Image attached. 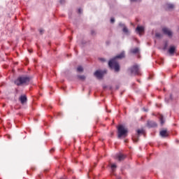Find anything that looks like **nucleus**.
<instances>
[{
  "label": "nucleus",
  "mask_w": 179,
  "mask_h": 179,
  "mask_svg": "<svg viewBox=\"0 0 179 179\" xmlns=\"http://www.w3.org/2000/svg\"><path fill=\"white\" fill-rule=\"evenodd\" d=\"M90 34L91 36H96L97 34V32L94 29H91Z\"/></svg>",
  "instance_id": "nucleus-21"
},
{
  "label": "nucleus",
  "mask_w": 179,
  "mask_h": 179,
  "mask_svg": "<svg viewBox=\"0 0 179 179\" xmlns=\"http://www.w3.org/2000/svg\"><path fill=\"white\" fill-rule=\"evenodd\" d=\"M136 31L139 34V36H142V34L145 33V27L142 26H137L136 28Z\"/></svg>",
  "instance_id": "nucleus-10"
},
{
  "label": "nucleus",
  "mask_w": 179,
  "mask_h": 179,
  "mask_svg": "<svg viewBox=\"0 0 179 179\" xmlns=\"http://www.w3.org/2000/svg\"><path fill=\"white\" fill-rule=\"evenodd\" d=\"M19 100L21 104H24L25 103H27V96H26V95H22L20 96Z\"/></svg>",
  "instance_id": "nucleus-13"
},
{
  "label": "nucleus",
  "mask_w": 179,
  "mask_h": 179,
  "mask_svg": "<svg viewBox=\"0 0 179 179\" xmlns=\"http://www.w3.org/2000/svg\"><path fill=\"white\" fill-rule=\"evenodd\" d=\"M115 89L116 90H118V89H120V85H116Z\"/></svg>",
  "instance_id": "nucleus-34"
},
{
  "label": "nucleus",
  "mask_w": 179,
  "mask_h": 179,
  "mask_svg": "<svg viewBox=\"0 0 179 179\" xmlns=\"http://www.w3.org/2000/svg\"><path fill=\"white\" fill-rule=\"evenodd\" d=\"M127 72L129 73L130 76H139L141 75V69H139L138 64H135L129 68Z\"/></svg>",
  "instance_id": "nucleus-4"
},
{
  "label": "nucleus",
  "mask_w": 179,
  "mask_h": 179,
  "mask_svg": "<svg viewBox=\"0 0 179 179\" xmlns=\"http://www.w3.org/2000/svg\"><path fill=\"white\" fill-rule=\"evenodd\" d=\"M103 90L107 89V85H103Z\"/></svg>",
  "instance_id": "nucleus-35"
},
{
  "label": "nucleus",
  "mask_w": 179,
  "mask_h": 179,
  "mask_svg": "<svg viewBox=\"0 0 179 179\" xmlns=\"http://www.w3.org/2000/svg\"><path fill=\"white\" fill-rule=\"evenodd\" d=\"M110 169L112 170V171H114L115 169H117V166L115 165V164H113L110 166Z\"/></svg>",
  "instance_id": "nucleus-22"
},
{
  "label": "nucleus",
  "mask_w": 179,
  "mask_h": 179,
  "mask_svg": "<svg viewBox=\"0 0 179 179\" xmlns=\"http://www.w3.org/2000/svg\"><path fill=\"white\" fill-rule=\"evenodd\" d=\"M162 32L165 36H168L169 38H171V37H173V31H171V30H170L167 27L162 28Z\"/></svg>",
  "instance_id": "nucleus-7"
},
{
  "label": "nucleus",
  "mask_w": 179,
  "mask_h": 179,
  "mask_svg": "<svg viewBox=\"0 0 179 179\" xmlns=\"http://www.w3.org/2000/svg\"><path fill=\"white\" fill-rule=\"evenodd\" d=\"M143 111H145V113H148V111H149L147 108H143Z\"/></svg>",
  "instance_id": "nucleus-32"
},
{
  "label": "nucleus",
  "mask_w": 179,
  "mask_h": 179,
  "mask_svg": "<svg viewBox=\"0 0 179 179\" xmlns=\"http://www.w3.org/2000/svg\"><path fill=\"white\" fill-rule=\"evenodd\" d=\"M115 157L117 159L118 162H124V159H127V155L119 152L118 154H116Z\"/></svg>",
  "instance_id": "nucleus-9"
},
{
  "label": "nucleus",
  "mask_w": 179,
  "mask_h": 179,
  "mask_svg": "<svg viewBox=\"0 0 179 179\" xmlns=\"http://www.w3.org/2000/svg\"><path fill=\"white\" fill-rule=\"evenodd\" d=\"M159 135L162 136V138H169V131H167V129L161 130L159 131Z\"/></svg>",
  "instance_id": "nucleus-11"
},
{
  "label": "nucleus",
  "mask_w": 179,
  "mask_h": 179,
  "mask_svg": "<svg viewBox=\"0 0 179 179\" xmlns=\"http://www.w3.org/2000/svg\"><path fill=\"white\" fill-rule=\"evenodd\" d=\"M82 44H86V42H85V41H82Z\"/></svg>",
  "instance_id": "nucleus-40"
},
{
  "label": "nucleus",
  "mask_w": 179,
  "mask_h": 179,
  "mask_svg": "<svg viewBox=\"0 0 179 179\" xmlns=\"http://www.w3.org/2000/svg\"><path fill=\"white\" fill-rule=\"evenodd\" d=\"M167 47H169V43L167 41H166L164 43V45L162 50H164V51H166V50H167Z\"/></svg>",
  "instance_id": "nucleus-19"
},
{
  "label": "nucleus",
  "mask_w": 179,
  "mask_h": 179,
  "mask_svg": "<svg viewBox=\"0 0 179 179\" xmlns=\"http://www.w3.org/2000/svg\"><path fill=\"white\" fill-rule=\"evenodd\" d=\"M59 3H61V5H65V0H60Z\"/></svg>",
  "instance_id": "nucleus-27"
},
{
  "label": "nucleus",
  "mask_w": 179,
  "mask_h": 179,
  "mask_svg": "<svg viewBox=\"0 0 179 179\" xmlns=\"http://www.w3.org/2000/svg\"><path fill=\"white\" fill-rule=\"evenodd\" d=\"M119 26H120V27H125V24H123V23H122V22H120V23H119Z\"/></svg>",
  "instance_id": "nucleus-25"
},
{
  "label": "nucleus",
  "mask_w": 179,
  "mask_h": 179,
  "mask_svg": "<svg viewBox=\"0 0 179 179\" xmlns=\"http://www.w3.org/2000/svg\"><path fill=\"white\" fill-rule=\"evenodd\" d=\"M159 65H162V64H163V61H161L159 62Z\"/></svg>",
  "instance_id": "nucleus-38"
},
{
  "label": "nucleus",
  "mask_w": 179,
  "mask_h": 179,
  "mask_svg": "<svg viewBox=\"0 0 179 179\" xmlns=\"http://www.w3.org/2000/svg\"><path fill=\"white\" fill-rule=\"evenodd\" d=\"M128 136V129L125 128L124 125L120 124L117 127V138H127Z\"/></svg>",
  "instance_id": "nucleus-3"
},
{
  "label": "nucleus",
  "mask_w": 179,
  "mask_h": 179,
  "mask_svg": "<svg viewBox=\"0 0 179 179\" xmlns=\"http://www.w3.org/2000/svg\"><path fill=\"white\" fill-rule=\"evenodd\" d=\"M176 142H178H178H179V141H178V140H177V141H176Z\"/></svg>",
  "instance_id": "nucleus-45"
},
{
  "label": "nucleus",
  "mask_w": 179,
  "mask_h": 179,
  "mask_svg": "<svg viewBox=\"0 0 179 179\" xmlns=\"http://www.w3.org/2000/svg\"><path fill=\"white\" fill-rule=\"evenodd\" d=\"M125 58V51H122L119 55L110 59L108 62V66L110 69H114L115 72H120L121 66L117 59H124Z\"/></svg>",
  "instance_id": "nucleus-1"
},
{
  "label": "nucleus",
  "mask_w": 179,
  "mask_h": 179,
  "mask_svg": "<svg viewBox=\"0 0 179 179\" xmlns=\"http://www.w3.org/2000/svg\"><path fill=\"white\" fill-rule=\"evenodd\" d=\"M165 101H166V103H169V101H170V98H165Z\"/></svg>",
  "instance_id": "nucleus-31"
},
{
  "label": "nucleus",
  "mask_w": 179,
  "mask_h": 179,
  "mask_svg": "<svg viewBox=\"0 0 179 179\" xmlns=\"http://www.w3.org/2000/svg\"><path fill=\"white\" fill-rule=\"evenodd\" d=\"M169 100H173V95L171 94H170Z\"/></svg>",
  "instance_id": "nucleus-33"
},
{
  "label": "nucleus",
  "mask_w": 179,
  "mask_h": 179,
  "mask_svg": "<svg viewBox=\"0 0 179 179\" xmlns=\"http://www.w3.org/2000/svg\"><path fill=\"white\" fill-rule=\"evenodd\" d=\"M99 61H101V62H106V59L103 57L99 58Z\"/></svg>",
  "instance_id": "nucleus-28"
},
{
  "label": "nucleus",
  "mask_w": 179,
  "mask_h": 179,
  "mask_svg": "<svg viewBox=\"0 0 179 179\" xmlns=\"http://www.w3.org/2000/svg\"><path fill=\"white\" fill-rule=\"evenodd\" d=\"M58 115H61V113H58Z\"/></svg>",
  "instance_id": "nucleus-44"
},
{
  "label": "nucleus",
  "mask_w": 179,
  "mask_h": 179,
  "mask_svg": "<svg viewBox=\"0 0 179 179\" xmlns=\"http://www.w3.org/2000/svg\"><path fill=\"white\" fill-rule=\"evenodd\" d=\"M176 48H176V46H174V45H171L169 47L168 52L170 54V55H174Z\"/></svg>",
  "instance_id": "nucleus-12"
},
{
  "label": "nucleus",
  "mask_w": 179,
  "mask_h": 179,
  "mask_svg": "<svg viewBox=\"0 0 179 179\" xmlns=\"http://www.w3.org/2000/svg\"><path fill=\"white\" fill-rule=\"evenodd\" d=\"M122 31H123V33H124V34H129V30L128 29V28L127 27H124L122 29Z\"/></svg>",
  "instance_id": "nucleus-17"
},
{
  "label": "nucleus",
  "mask_w": 179,
  "mask_h": 179,
  "mask_svg": "<svg viewBox=\"0 0 179 179\" xmlns=\"http://www.w3.org/2000/svg\"><path fill=\"white\" fill-rule=\"evenodd\" d=\"M113 135H114V133L110 134V136H113Z\"/></svg>",
  "instance_id": "nucleus-42"
},
{
  "label": "nucleus",
  "mask_w": 179,
  "mask_h": 179,
  "mask_svg": "<svg viewBox=\"0 0 179 179\" xmlns=\"http://www.w3.org/2000/svg\"><path fill=\"white\" fill-rule=\"evenodd\" d=\"M109 90H113V86H109Z\"/></svg>",
  "instance_id": "nucleus-36"
},
{
  "label": "nucleus",
  "mask_w": 179,
  "mask_h": 179,
  "mask_svg": "<svg viewBox=\"0 0 179 179\" xmlns=\"http://www.w3.org/2000/svg\"><path fill=\"white\" fill-rule=\"evenodd\" d=\"M76 78L78 80H82V82L86 80V76L85 75H77Z\"/></svg>",
  "instance_id": "nucleus-15"
},
{
  "label": "nucleus",
  "mask_w": 179,
  "mask_h": 179,
  "mask_svg": "<svg viewBox=\"0 0 179 179\" xmlns=\"http://www.w3.org/2000/svg\"><path fill=\"white\" fill-rule=\"evenodd\" d=\"M110 44H111V41H106V45H110Z\"/></svg>",
  "instance_id": "nucleus-29"
},
{
  "label": "nucleus",
  "mask_w": 179,
  "mask_h": 179,
  "mask_svg": "<svg viewBox=\"0 0 179 179\" xmlns=\"http://www.w3.org/2000/svg\"><path fill=\"white\" fill-rule=\"evenodd\" d=\"M50 152H54V148H52V149L50 150Z\"/></svg>",
  "instance_id": "nucleus-41"
},
{
  "label": "nucleus",
  "mask_w": 179,
  "mask_h": 179,
  "mask_svg": "<svg viewBox=\"0 0 179 179\" xmlns=\"http://www.w3.org/2000/svg\"><path fill=\"white\" fill-rule=\"evenodd\" d=\"M94 164H95V166H97V164L95 163Z\"/></svg>",
  "instance_id": "nucleus-46"
},
{
  "label": "nucleus",
  "mask_w": 179,
  "mask_h": 179,
  "mask_svg": "<svg viewBox=\"0 0 179 179\" xmlns=\"http://www.w3.org/2000/svg\"><path fill=\"white\" fill-rule=\"evenodd\" d=\"M155 37H157V38H160V37H162V34L160 33H156Z\"/></svg>",
  "instance_id": "nucleus-23"
},
{
  "label": "nucleus",
  "mask_w": 179,
  "mask_h": 179,
  "mask_svg": "<svg viewBox=\"0 0 179 179\" xmlns=\"http://www.w3.org/2000/svg\"><path fill=\"white\" fill-rule=\"evenodd\" d=\"M121 94H122V92H121Z\"/></svg>",
  "instance_id": "nucleus-48"
},
{
  "label": "nucleus",
  "mask_w": 179,
  "mask_h": 179,
  "mask_svg": "<svg viewBox=\"0 0 179 179\" xmlns=\"http://www.w3.org/2000/svg\"><path fill=\"white\" fill-rule=\"evenodd\" d=\"M39 33H40V34L43 35L44 34V29H39Z\"/></svg>",
  "instance_id": "nucleus-26"
},
{
  "label": "nucleus",
  "mask_w": 179,
  "mask_h": 179,
  "mask_svg": "<svg viewBox=\"0 0 179 179\" xmlns=\"http://www.w3.org/2000/svg\"><path fill=\"white\" fill-rule=\"evenodd\" d=\"M110 23L113 24L114 23H115V19L114 17H111L110 18Z\"/></svg>",
  "instance_id": "nucleus-24"
},
{
  "label": "nucleus",
  "mask_w": 179,
  "mask_h": 179,
  "mask_svg": "<svg viewBox=\"0 0 179 179\" xmlns=\"http://www.w3.org/2000/svg\"><path fill=\"white\" fill-rule=\"evenodd\" d=\"M159 120L160 121L162 127H163V125H164V122H166V119H164V116H163V115H159Z\"/></svg>",
  "instance_id": "nucleus-14"
},
{
  "label": "nucleus",
  "mask_w": 179,
  "mask_h": 179,
  "mask_svg": "<svg viewBox=\"0 0 179 179\" xmlns=\"http://www.w3.org/2000/svg\"><path fill=\"white\" fill-rule=\"evenodd\" d=\"M141 135H145V131L143 129H137L136 134L132 136V141L133 142H138L139 141V138H141Z\"/></svg>",
  "instance_id": "nucleus-5"
},
{
  "label": "nucleus",
  "mask_w": 179,
  "mask_h": 179,
  "mask_svg": "<svg viewBox=\"0 0 179 179\" xmlns=\"http://www.w3.org/2000/svg\"><path fill=\"white\" fill-rule=\"evenodd\" d=\"M124 142H127V140H125Z\"/></svg>",
  "instance_id": "nucleus-47"
},
{
  "label": "nucleus",
  "mask_w": 179,
  "mask_h": 179,
  "mask_svg": "<svg viewBox=\"0 0 179 179\" xmlns=\"http://www.w3.org/2000/svg\"><path fill=\"white\" fill-rule=\"evenodd\" d=\"M130 52L131 54H138V52H139V48H136L131 49Z\"/></svg>",
  "instance_id": "nucleus-16"
},
{
  "label": "nucleus",
  "mask_w": 179,
  "mask_h": 179,
  "mask_svg": "<svg viewBox=\"0 0 179 179\" xmlns=\"http://www.w3.org/2000/svg\"><path fill=\"white\" fill-rule=\"evenodd\" d=\"M146 127L148 128H156L157 127V123L153 120H148Z\"/></svg>",
  "instance_id": "nucleus-8"
},
{
  "label": "nucleus",
  "mask_w": 179,
  "mask_h": 179,
  "mask_svg": "<svg viewBox=\"0 0 179 179\" xmlns=\"http://www.w3.org/2000/svg\"><path fill=\"white\" fill-rule=\"evenodd\" d=\"M106 73H107V71H106V70H104V71L96 70L94 73V76H96L97 78V79H103V78L104 77V75H106Z\"/></svg>",
  "instance_id": "nucleus-6"
},
{
  "label": "nucleus",
  "mask_w": 179,
  "mask_h": 179,
  "mask_svg": "<svg viewBox=\"0 0 179 179\" xmlns=\"http://www.w3.org/2000/svg\"><path fill=\"white\" fill-rule=\"evenodd\" d=\"M167 8L169 9V10H171V9H174V4H171V3H167Z\"/></svg>",
  "instance_id": "nucleus-18"
},
{
  "label": "nucleus",
  "mask_w": 179,
  "mask_h": 179,
  "mask_svg": "<svg viewBox=\"0 0 179 179\" xmlns=\"http://www.w3.org/2000/svg\"><path fill=\"white\" fill-rule=\"evenodd\" d=\"M82 12H83V10L81 8H78V13L80 15Z\"/></svg>",
  "instance_id": "nucleus-30"
},
{
  "label": "nucleus",
  "mask_w": 179,
  "mask_h": 179,
  "mask_svg": "<svg viewBox=\"0 0 179 179\" xmlns=\"http://www.w3.org/2000/svg\"><path fill=\"white\" fill-rule=\"evenodd\" d=\"M77 72H80V73L83 72V67H82V66H79L77 68Z\"/></svg>",
  "instance_id": "nucleus-20"
},
{
  "label": "nucleus",
  "mask_w": 179,
  "mask_h": 179,
  "mask_svg": "<svg viewBox=\"0 0 179 179\" xmlns=\"http://www.w3.org/2000/svg\"><path fill=\"white\" fill-rule=\"evenodd\" d=\"M14 83L16 86H23V85H29L30 83V77L26 76H19L15 81Z\"/></svg>",
  "instance_id": "nucleus-2"
},
{
  "label": "nucleus",
  "mask_w": 179,
  "mask_h": 179,
  "mask_svg": "<svg viewBox=\"0 0 179 179\" xmlns=\"http://www.w3.org/2000/svg\"><path fill=\"white\" fill-rule=\"evenodd\" d=\"M131 2H136L137 0H130Z\"/></svg>",
  "instance_id": "nucleus-37"
},
{
  "label": "nucleus",
  "mask_w": 179,
  "mask_h": 179,
  "mask_svg": "<svg viewBox=\"0 0 179 179\" xmlns=\"http://www.w3.org/2000/svg\"><path fill=\"white\" fill-rule=\"evenodd\" d=\"M29 52L31 53V52H33V50H29Z\"/></svg>",
  "instance_id": "nucleus-39"
},
{
  "label": "nucleus",
  "mask_w": 179,
  "mask_h": 179,
  "mask_svg": "<svg viewBox=\"0 0 179 179\" xmlns=\"http://www.w3.org/2000/svg\"><path fill=\"white\" fill-rule=\"evenodd\" d=\"M90 173H92V169H90Z\"/></svg>",
  "instance_id": "nucleus-43"
}]
</instances>
